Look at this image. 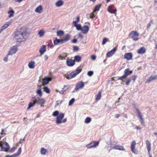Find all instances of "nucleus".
<instances>
[{
  "mask_svg": "<svg viewBox=\"0 0 157 157\" xmlns=\"http://www.w3.org/2000/svg\"><path fill=\"white\" fill-rule=\"evenodd\" d=\"M26 34V31L24 29H20L15 33L14 38L18 42H21L25 40Z\"/></svg>",
  "mask_w": 157,
  "mask_h": 157,
  "instance_id": "1",
  "label": "nucleus"
},
{
  "mask_svg": "<svg viewBox=\"0 0 157 157\" xmlns=\"http://www.w3.org/2000/svg\"><path fill=\"white\" fill-rule=\"evenodd\" d=\"M64 114L63 113H61L59 114L57 117L56 119V123L57 124H59L61 123H64L67 121V119L65 118L63 120Z\"/></svg>",
  "mask_w": 157,
  "mask_h": 157,
  "instance_id": "2",
  "label": "nucleus"
},
{
  "mask_svg": "<svg viewBox=\"0 0 157 157\" xmlns=\"http://www.w3.org/2000/svg\"><path fill=\"white\" fill-rule=\"evenodd\" d=\"M81 69H77L69 74L66 75V78L67 79H71L75 77L81 71Z\"/></svg>",
  "mask_w": 157,
  "mask_h": 157,
  "instance_id": "3",
  "label": "nucleus"
},
{
  "mask_svg": "<svg viewBox=\"0 0 157 157\" xmlns=\"http://www.w3.org/2000/svg\"><path fill=\"white\" fill-rule=\"evenodd\" d=\"M132 72V71H131L129 69L127 68L124 71V75L123 76L119 77L118 79L122 80L123 82H124L123 79L126 77L128 75H130Z\"/></svg>",
  "mask_w": 157,
  "mask_h": 157,
  "instance_id": "4",
  "label": "nucleus"
},
{
  "mask_svg": "<svg viewBox=\"0 0 157 157\" xmlns=\"http://www.w3.org/2000/svg\"><path fill=\"white\" fill-rule=\"evenodd\" d=\"M139 33L136 31H132L129 34V36L134 40H138Z\"/></svg>",
  "mask_w": 157,
  "mask_h": 157,
  "instance_id": "5",
  "label": "nucleus"
},
{
  "mask_svg": "<svg viewBox=\"0 0 157 157\" xmlns=\"http://www.w3.org/2000/svg\"><path fill=\"white\" fill-rule=\"evenodd\" d=\"M53 78L52 76H46L43 78L42 79V85L44 86L47 84L50 81H52Z\"/></svg>",
  "mask_w": 157,
  "mask_h": 157,
  "instance_id": "6",
  "label": "nucleus"
},
{
  "mask_svg": "<svg viewBox=\"0 0 157 157\" xmlns=\"http://www.w3.org/2000/svg\"><path fill=\"white\" fill-rule=\"evenodd\" d=\"M99 141H93L86 145V147L88 148H95L98 147L99 144Z\"/></svg>",
  "mask_w": 157,
  "mask_h": 157,
  "instance_id": "7",
  "label": "nucleus"
},
{
  "mask_svg": "<svg viewBox=\"0 0 157 157\" xmlns=\"http://www.w3.org/2000/svg\"><path fill=\"white\" fill-rule=\"evenodd\" d=\"M34 100L36 104L40 105L41 106H43L42 105L44 104L45 102V100L40 98H36Z\"/></svg>",
  "mask_w": 157,
  "mask_h": 157,
  "instance_id": "8",
  "label": "nucleus"
},
{
  "mask_svg": "<svg viewBox=\"0 0 157 157\" xmlns=\"http://www.w3.org/2000/svg\"><path fill=\"white\" fill-rule=\"evenodd\" d=\"M18 48L17 46H14L11 47L8 52V55H12L15 54L17 51Z\"/></svg>",
  "mask_w": 157,
  "mask_h": 157,
  "instance_id": "9",
  "label": "nucleus"
},
{
  "mask_svg": "<svg viewBox=\"0 0 157 157\" xmlns=\"http://www.w3.org/2000/svg\"><path fill=\"white\" fill-rule=\"evenodd\" d=\"M84 83L82 81H80L78 82L76 85L75 88V90H78L79 89L82 88L84 86Z\"/></svg>",
  "mask_w": 157,
  "mask_h": 157,
  "instance_id": "10",
  "label": "nucleus"
},
{
  "mask_svg": "<svg viewBox=\"0 0 157 157\" xmlns=\"http://www.w3.org/2000/svg\"><path fill=\"white\" fill-rule=\"evenodd\" d=\"M12 22V21H10L4 24L1 27L0 29V33H1L2 31L7 28L11 24Z\"/></svg>",
  "mask_w": 157,
  "mask_h": 157,
  "instance_id": "11",
  "label": "nucleus"
},
{
  "mask_svg": "<svg viewBox=\"0 0 157 157\" xmlns=\"http://www.w3.org/2000/svg\"><path fill=\"white\" fill-rule=\"evenodd\" d=\"M21 148L20 147L19 148L17 152L12 155H6L5 156L6 157H17L21 153Z\"/></svg>",
  "mask_w": 157,
  "mask_h": 157,
  "instance_id": "12",
  "label": "nucleus"
},
{
  "mask_svg": "<svg viewBox=\"0 0 157 157\" xmlns=\"http://www.w3.org/2000/svg\"><path fill=\"white\" fill-rule=\"evenodd\" d=\"M116 50V48H114L110 51L109 52H107V53L106 54V56L108 57H109L112 56L115 53Z\"/></svg>",
  "mask_w": 157,
  "mask_h": 157,
  "instance_id": "13",
  "label": "nucleus"
},
{
  "mask_svg": "<svg viewBox=\"0 0 157 157\" xmlns=\"http://www.w3.org/2000/svg\"><path fill=\"white\" fill-rule=\"evenodd\" d=\"M89 29V27L86 25H84L82 27L81 31L84 34H86L88 32Z\"/></svg>",
  "mask_w": 157,
  "mask_h": 157,
  "instance_id": "14",
  "label": "nucleus"
},
{
  "mask_svg": "<svg viewBox=\"0 0 157 157\" xmlns=\"http://www.w3.org/2000/svg\"><path fill=\"white\" fill-rule=\"evenodd\" d=\"M136 110L138 114V116H139V118L140 120V121L141 124L143 125H144V121L142 118V116L141 113L140 112V110L138 109H136Z\"/></svg>",
  "mask_w": 157,
  "mask_h": 157,
  "instance_id": "15",
  "label": "nucleus"
},
{
  "mask_svg": "<svg viewBox=\"0 0 157 157\" xmlns=\"http://www.w3.org/2000/svg\"><path fill=\"white\" fill-rule=\"evenodd\" d=\"M67 65L69 67H72L75 64V61L71 59H68L66 61Z\"/></svg>",
  "mask_w": 157,
  "mask_h": 157,
  "instance_id": "16",
  "label": "nucleus"
},
{
  "mask_svg": "<svg viewBox=\"0 0 157 157\" xmlns=\"http://www.w3.org/2000/svg\"><path fill=\"white\" fill-rule=\"evenodd\" d=\"M46 51V46L45 45H42L40 47L39 52L41 55L43 54Z\"/></svg>",
  "mask_w": 157,
  "mask_h": 157,
  "instance_id": "17",
  "label": "nucleus"
},
{
  "mask_svg": "<svg viewBox=\"0 0 157 157\" xmlns=\"http://www.w3.org/2000/svg\"><path fill=\"white\" fill-rule=\"evenodd\" d=\"M124 58L128 60H130L132 59V55L131 53H128L125 54Z\"/></svg>",
  "mask_w": 157,
  "mask_h": 157,
  "instance_id": "18",
  "label": "nucleus"
},
{
  "mask_svg": "<svg viewBox=\"0 0 157 157\" xmlns=\"http://www.w3.org/2000/svg\"><path fill=\"white\" fill-rule=\"evenodd\" d=\"M146 143L148 153H149L151 150V144L150 141L147 140H146Z\"/></svg>",
  "mask_w": 157,
  "mask_h": 157,
  "instance_id": "19",
  "label": "nucleus"
},
{
  "mask_svg": "<svg viewBox=\"0 0 157 157\" xmlns=\"http://www.w3.org/2000/svg\"><path fill=\"white\" fill-rule=\"evenodd\" d=\"M112 149L121 151H124V149L123 147L119 145H116L113 146L112 147Z\"/></svg>",
  "mask_w": 157,
  "mask_h": 157,
  "instance_id": "20",
  "label": "nucleus"
},
{
  "mask_svg": "<svg viewBox=\"0 0 157 157\" xmlns=\"http://www.w3.org/2000/svg\"><path fill=\"white\" fill-rule=\"evenodd\" d=\"M157 79V75L151 76L147 80L146 82L148 83L154 80Z\"/></svg>",
  "mask_w": 157,
  "mask_h": 157,
  "instance_id": "21",
  "label": "nucleus"
},
{
  "mask_svg": "<svg viewBox=\"0 0 157 157\" xmlns=\"http://www.w3.org/2000/svg\"><path fill=\"white\" fill-rule=\"evenodd\" d=\"M64 4L62 0H59L55 3V5L56 7L62 6Z\"/></svg>",
  "mask_w": 157,
  "mask_h": 157,
  "instance_id": "22",
  "label": "nucleus"
},
{
  "mask_svg": "<svg viewBox=\"0 0 157 157\" xmlns=\"http://www.w3.org/2000/svg\"><path fill=\"white\" fill-rule=\"evenodd\" d=\"M42 85H39L38 86V89L37 90L36 93L40 97H41L42 95V92L40 89Z\"/></svg>",
  "mask_w": 157,
  "mask_h": 157,
  "instance_id": "23",
  "label": "nucleus"
},
{
  "mask_svg": "<svg viewBox=\"0 0 157 157\" xmlns=\"http://www.w3.org/2000/svg\"><path fill=\"white\" fill-rule=\"evenodd\" d=\"M146 52V49L144 47H141L137 51L138 53L139 54H144Z\"/></svg>",
  "mask_w": 157,
  "mask_h": 157,
  "instance_id": "24",
  "label": "nucleus"
},
{
  "mask_svg": "<svg viewBox=\"0 0 157 157\" xmlns=\"http://www.w3.org/2000/svg\"><path fill=\"white\" fill-rule=\"evenodd\" d=\"M35 64L34 61H31L28 63V66L30 69H33L35 66Z\"/></svg>",
  "mask_w": 157,
  "mask_h": 157,
  "instance_id": "25",
  "label": "nucleus"
},
{
  "mask_svg": "<svg viewBox=\"0 0 157 157\" xmlns=\"http://www.w3.org/2000/svg\"><path fill=\"white\" fill-rule=\"evenodd\" d=\"M54 43L56 45L58 44H62L63 43V40L58 39L56 38L53 40Z\"/></svg>",
  "mask_w": 157,
  "mask_h": 157,
  "instance_id": "26",
  "label": "nucleus"
},
{
  "mask_svg": "<svg viewBox=\"0 0 157 157\" xmlns=\"http://www.w3.org/2000/svg\"><path fill=\"white\" fill-rule=\"evenodd\" d=\"M113 6V5L109 6L108 7V10L109 12H110V13H114L115 14V15H116L117 10L116 9H115L113 11H112V7Z\"/></svg>",
  "mask_w": 157,
  "mask_h": 157,
  "instance_id": "27",
  "label": "nucleus"
},
{
  "mask_svg": "<svg viewBox=\"0 0 157 157\" xmlns=\"http://www.w3.org/2000/svg\"><path fill=\"white\" fill-rule=\"evenodd\" d=\"M40 153L41 155H45L48 153V150L44 147H42L40 149Z\"/></svg>",
  "mask_w": 157,
  "mask_h": 157,
  "instance_id": "28",
  "label": "nucleus"
},
{
  "mask_svg": "<svg viewBox=\"0 0 157 157\" xmlns=\"http://www.w3.org/2000/svg\"><path fill=\"white\" fill-rule=\"evenodd\" d=\"M42 10V7L41 5L38 6L35 10V12L37 13H40Z\"/></svg>",
  "mask_w": 157,
  "mask_h": 157,
  "instance_id": "29",
  "label": "nucleus"
},
{
  "mask_svg": "<svg viewBox=\"0 0 157 157\" xmlns=\"http://www.w3.org/2000/svg\"><path fill=\"white\" fill-rule=\"evenodd\" d=\"M8 13L9 14L8 17L11 18L14 16V11L13 10H11L8 11Z\"/></svg>",
  "mask_w": 157,
  "mask_h": 157,
  "instance_id": "30",
  "label": "nucleus"
},
{
  "mask_svg": "<svg viewBox=\"0 0 157 157\" xmlns=\"http://www.w3.org/2000/svg\"><path fill=\"white\" fill-rule=\"evenodd\" d=\"M44 30L43 29H42L39 31L38 33V35H39L40 37H41L44 36Z\"/></svg>",
  "mask_w": 157,
  "mask_h": 157,
  "instance_id": "31",
  "label": "nucleus"
},
{
  "mask_svg": "<svg viewBox=\"0 0 157 157\" xmlns=\"http://www.w3.org/2000/svg\"><path fill=\"white\" fill-rule=\"evenodd\" d=\"M36 104V103L34 100L33 102H29L28 105V107L27 108V109L29 110L31 107L33 106Z\"/></svg>",
  "mask_w": 157,
  "mask_h": 157,
  "instance_id": "32",
  "label": "nucleus"
},
{
  "mask_svg": "<svg viewBox=\"0 0 157 157\" xmlns=\"http://www.w3.org/2000/svg\"><path fill=\"white\" fill-rule=\"evenodd\" d=\"M67 54L65 53L63 54L62 55H60L58 56V57L59 59L61 60H63L65 59V58L67 57Z\"/></svg>",
  "mask_w": 157,
  "mask_h": 157,
  "instance_id": "33",
  "label": "nucleus"
},
{
  "mask_svg": "<svg viewBox=\"0 0 157 157\" xmlns=\"http://www.w3.org/2000/svg\"><path fill=\"white\" fill-rule=\"evenodd\" d=\"M70 39V36L69 35H66L64 37L63 40V41H66L69 40Z\"/></svg>",
  "mask_w": 157,
  "mask_h": 157,
  "instance_id": "34",
  "label": "nucleus"
},
{
  "mask_svg": "<svg viewBox=\"0 0 157 157\" xmlns=\"http://www.w3.org/2000/svg\"><path fill=\"white\" fill-rule=\"evenodd\" d=\"M81 57L78 56H76L74 57V61L77 62H79L81 60Z\"/></svg>",
  "mask_w": 157,
  "mask_h": 157,
  "instance_id": "35",
  "label": "nucleus"
},
{
  "mask_svg": "<svg viewBox=\"0 0 157 157\" xmlns=\"http://www.w3.org/2000/svg\"><path fill=\"white\" fill-rule=\"evenodd\" d=\"M101 92L100 91H99L98 94L96 96V98L95 99L96 101H97L99 100L101 98Z\"/></svg>",
  "mask_w": 157,
  "mask_h": 157,
  "instance_id": "36",
  "label": "nucleus"
},
{
  "mask_svg": "<svg viewBox=\"0 0 157 157\" xmlns=\"http://www.w3.org/2000/svg\"><path fill=\"white\" fill-rule=\"evenodd\" d=\"M74 26L76 28V29L78 30H81L82 28L81 25L80 24H74Z\"/></svg>",
  "mask_w": 157,
  "mask_h": 157,
  "instance_id": "37",
  "label": "nucleus"
},
{
  "mask_svg": "<svg viewBox=\"0 0 157 157\" xmlns=\"http://www.w3.org/2000/svg\"><path fill=\"white\" fill-rule=\"evenodd\" d=\"M43 90L47 94H49L50 93V90L49 89L47 86H44Z\"/></svg>",
  "mask_w": 157,
  "mask_h": 157,
  "instance_id": "38",
  "label": "nucleus"
},
{
  "mask_svg": "<svg viewBox=\"0 0 157 157\" xmlns=\"http://www.w3.org/2000/svg\"><path fill=\"white\" fill-rule=\"evenodd\" d=\"M91 121V118L89 117H87L85 119L84 122L86 124H88L90 123Z\"/></svg>",
  "mask_w": 157,
  "mask_h": 157,
  "instance_id": "39",
  "label": "nucleus"
},
{
  "mask_svg": "<svg viewBox=\"0 0 157 157\" xmlns=\"http://www.w3.org/2000/svg\"><path fill=\"white\" fill-rule=\"evenodd\" d=\"M57 35L58 36H61L64 34V32L62 30L58 31L57 32Z\"/></svg>",
  "mask_w": 157,
  "mask_h": 157,
  "instance_id": "40",
  "label": "nucleus"
},
{
  "mask_svg": "<svg viewBox=\"0 0 157 157\" xmlns=\"http://www.w3.org/2000/svg\"><path fill=\"white\" fill-rule=\"evenodd\" d=\"M101 6V4H99V5H96L95 6V9L94 10V11H95V12H96V11H98L99 10Z\"/></svg>",
  "mask_w": 157,
  "mask_h": 157,
  "instance_id": "41",
  "label": "nucleus"
},
{
  "mask_svg": "<svg viewBox=\"0 0 157 157\" xmlns=\"http://www.w3.org/2000/svg\"><path fill=\"white\" fill-rule=\"evenodd\" d=\"M136 145V142L135 141H133L131 144V149H133V148H135V146Z\"/></svg>",
  "mask_w": 157,
  "mask_h": 157,
  "instance_id": "42",
  "label": "nucleus"
},
{
  "mask_svg": "<svg viewBox=\"0 0 157 157\" xmlns=\"http://www.w3.org/2000/svg\"><path fill=\"white\" fill-rule=\"evenodd\" d=\"M97 13L96 12L93 11V12L90 14V18H92L93 17H94L95 15H96Z\"/></svg>",
  "mask_w": 157,
  "mask_h": 157,
  "instance_id": "43",
  "label": "nucleus"
},
{
  "mask_svg": "<svg viewBox=\"0 0 157 157\" xmlns=\"http://www.w3.org/2000/svg\"><path fill=\"white\" fill-rule=\"evenodd\" d=\"M75 101V99L74 98L71 99L69 101V105H72Z\"/></svg>",
  "mask_w": 157,
  "mask_h": 157,
  "instance_id": "44",
  "label": "nucleus"
},
{
  "mask_svg": "<svg viewBox=\"0 0 157 157\" xmlns=\"http://www.w3.org/2000/svg\"><path fill=\"white\" fill-rule=\"evenodd\" d=\"M80 21V17L79 16H78L76 18V20L73 22V24H77L78 22Z\"/></svg>",
  "mask_w": 157,
  "mask_h": 157,
  "instance_id": "45",
  "label": "nucleus"
},
{
  "mask_svg": "<svg viewBox=\"0 0 157 157\" xmlns=\"http://www.w3.org/2000/svg\"><path fill=\"white\" fill-rule=\"evenodd\" d=\"M59 114V112L58 111H54L52 113V115L54 117H57Z\"/></svg>",
  "mask_w": 157,
  "mask_h": 157,
  "instance_id": "46",
  "label": "nucleus"
},
{
  "mask_svg": "<svg viewBox=\"0 0 157 157\" xmlns=\"http://www.w3.org/2000/svg\"><path fill=\"white\" fill-rule=\"evenodd\" d=\"M131 79L130 78H128L126 79V84L127 85H129L131 82Z\"/></svg>",
  "mask_w": 157,
  "mask_h": 157,
  "instance_id": "47",
  "label": "nucleus"
},
{
  "mask_svg": "<svg viewBox=\"0 0 157 157\" xmlns=\"http://www.w3.org/2000/svg\"><path fill=\"white\" fill-rule=\"evenodd\" d=\"M131 150L132 152L134 153V154H137L138 153V151L135 148H133V149H131Z\"/></svg>",
  "mask_w": 157,
  "mask_h": 157,
  "instance_id": "48",
  "label": "nucleus"
},
{
  "mask_svg": "<svg viewBox=\"0 0 157 157\" xmlns=\"http://www.w3.org/2000/svg\"><path fill=\"white\" fill-rule=\"evenodd\" d=\"M17 148V146L16 147L14 146V147H13L11 149L9 150V152H14L15 151V150H16V149Z\"/></svg>",
  "mask_w": 157,
  "mask_h": 157,
  "instance_id": "49",
  "label": "nucleus"
},
{
  "mask_svg": "<svg viewBox=\"0 0 157 157\" xmlns=\"http://www.w3.org/2000/svg\"><path fill=\"white\" fill-rule=\"evenodd\" d=\"M152 25H153V23L152 22V21H151L148 25V26L147 28V30H148V29H149V28Z\"/></svg>",
  "mask_w": 157,
  "mask_h": 157,
  "instance_id": "50",
  "label": "nucleus"
},
{
  "mask_svg": "<svg viewBox=\"0 0 157 157\" xmlns=\"http://www.w3.org/2000/svg\"><path fill=\"white\" fill-rule=\"evenodd\" d=\"M8 54L3 58V60L5 62H7L8 61Z\"/></svg>",
  "mask_w": 157,
  "mask_h": 157,
  "instance_id": "51",
  "label": "nucleus"
},
{
  "mask_svg": "<svg viewBox=\"0 0 157 157\" xmlns=\"http://www.w3.org/2000/svg\"><path fill=\"white\" fill-rule=\"evenodd\" d=\"M108 41V39L106 38H105L103 39L102 42V44L104 45Z\"/></svg>",
  "mask_w": 157,
  "mask_h": 157,
  "instance_id": "52",
  "label": "nucleus"
},
{
  "mask_svg": "<svg viewBox=\"0 0 157 157\" xmlns=\"http://www.w3.org/2000/svg\"><path fill=\"white\" fill-rule=\"evenodd\" d=\"M93 74V72L91 71H89L87 73V75L89 76H91Z\"/></svg>",
  "mask_w": 157,
  "mask_h": 157,
  "instance_id": "53",
  "label": "nucleus"
},
{
  "mask_svg": "<svg viewBox=\"0 0 157 157\" xmlns=\"http://www.w3.org/2000/svg\"><path fill=\"white\" fill-rule=\"evenodd\" d=\"M61 101L60 100H58L56 102V106H58L59 104H61Z\"/></svg>",
  "mask_w": 157,
  "mask_h": 157,
  "instance_id": "54",
  "label": "nucleus"
},
{
  "mask_svg": "<svg viewBox=\"0 0 157 157\" xmlns=\"http://www.w3.org/2000/svg\"><path fill=\"white\" fill-rule=\"evenodd\" d=\"M73 49L74 51H78L79 48L78 47L74 46L73 47Z\"/></svg>",
  "mask_w": 157,
  "mask_h": 157,
  "instance_id": "55",
  "label": "nucleus"
},
{
  "mask_svg": "<svg viewBox=\"0 0 157 157\" xmlns=\"http://www.w3.org/2000/svg\"><path fill=\"white\" fill-rule=\"evenodd\" d=\"M114 78H111V80H109L108 81V82L110 83L113 84V82H112V81L114 80Z\"/></svg>",
  "mask_w": 157,
  "mask_h": 157,
  "instance_id": "56",
  "label": "nucleus"
},
{
  "mask_svg": "<svg viewBox=\"0 0 157 157\" xmlns=\"http://www.w3.org/2000/svg\"><path fill=\"white\" fill-rule=\"evenodd\" d=\"M91 58L93 60H95L96 59V56L94 55H92L91 56Z\"/></svg>",
  "mask_w": 157,
  "mask_h": 157,
  "instance_id": "57",
  "label": "nucleus"
},
{
  "mask_svg": "<svg viewBox=\"0 0 157 157\" xmlns=\"http://www.w3.org/2000/svg\"><path fill=\"white\" fill-rule=\"evenodd\" d=\"M66 90H64V89H63V90L59 91V93L61 94H63Z\"/></svg>",
  "mask_w": 157,
  "mask_h": 157,
  "instance_id": "58",
  "label": "nucleus"
},
{
  "mask_svg": "<svg viewBox=\"0 0 157 157\" xmlns=\"http://www.w3.org/2000/svg\"><path fill=\"white\" fill-rule=\"evenodd\" d=\"M44 58L45 60H47L48 58V56L47 55H45L44 56Z\"/></svg>",
  "mask_w": 157,
  "mask_h": 157,
  "instance_id": "59",
  "label": "nucleus"
},
{
  "mask_svg": "<svg viewBox=\"0 0 157 157\" xmlns=\"http://www.w3.org/2000/svg\"><path fill=\"white\" fill-rule=\"evenodd\" d=\"M120 116V115L119 114H117L115 115V117L117 118Z\"/></svg>",
  "mask_w": 157,
  "mask_h": 157,
  "instance_id": "60",
  "label": "nucleus"
},
{
  "mask_svg": "<svg viewBox=\"0 0 157 157\" xmlns=\"http://www.w3.org/2000/svg\"><path fill=\"white\" fill-rule=\"evenodd\" d=\"M14 1L15 2L18 3H20L22 2L21 0H14Z\"/></svg>",
  "mask_w": 157,
  "mask_h": 157,
  "instance_id": "61",
  "label": "nucleus"
},
{
  "mask_svg": "<svg viewBox=\"0 0 157 157\" xmlns=\"http://www.w3.org/2000/svg\"><path fill=\"white\" fill-rule=\"evenodd\" d=\"M78 36L81 38H82L83 37V36L81 33H79L78 34Z\"/></svg>",
  "mask_w": 157,
  "mask_h": 157,
  "instance_id": "62",
  "label": "nucleus"
},
{
  "mask_svg": "<svg viewBox=\"0 0 157 157\" xmlns=\"http://www.w3.org/2000/svg\"><path fill=\"white\" fill-rule=\"evenodd\" d=\"M136 128L137 130H140L141 128L140 126H137L136 127Z\"/></svg>",
  "mask_w": 157,
  "mask_h": 157,
  "instance_id": "63",
  "label": "nucleus"
},
{
  "mask_svg": "<svg viewBox=\"0 0 157 157\" xmlns=\"http://www.w3.org/2000/svg\"><path fill=\"white\" fill-rule=\"evenodd\" d=\"M24 139H21L20 141V143L21 144L24 141Z\"/></svg>",
  "mask_w": 157,
  "mask_h": 157,
  "instance_id": "64",
  "label": "nucleus"
}]
</instances>
